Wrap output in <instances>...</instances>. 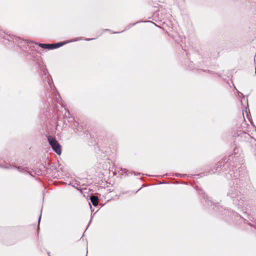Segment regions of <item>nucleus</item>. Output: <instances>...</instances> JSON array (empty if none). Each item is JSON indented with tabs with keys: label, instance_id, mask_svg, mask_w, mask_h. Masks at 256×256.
<instances>
[{
	"label": "nucleus",
	"instance_id": "obj_2",
	"mask_svg": "<svg viewBox=\"0 0 256 256\" xmlns=\"http://www.w3.org/2000/svg\"><path fill=\"white\" fill-rule=\"evenodd\" d=\"M65 43H58L56 44H39V46L42 48H48V49H54L57 48H58L60 46H62Z\"/></svg>",
	"mask_w": 256,
	"mask_h": 256
},
{
	"label": "nucleus",
	"instance_id": "obj_1",
	"mask_svg": "<svg viewBox=\"0 0 256 256\" xmlns=\"http://www.w3.org/2000/svg\"><path fill=\"white\" fill-rule=\"evenodd\" d=\"M48 140L54 150L58 154L60 155L62 153V146L54 138L50 136H48Z\"/></svg>",
	"mask_w": 256,
	"mask_h": 256
},
{
	"label": "nucleus",
	"instance_id": "obj_4",
	"mask_svg": "<svg viewBox=\"0 0 256 256\" xmlns=\"http://www.w3.org/2000/svg\"><path fill=\"white\" fill-rule=\"evenodd\" d=\"M159 16V14L158 13L156 14V16Z\"/></svg>",
	"mask_w": 256,
	"mask_h": 256
},
{
	"label": "nucleus",
	"instance_id": "obj_3",
	"mask_svg": "<svg viewBox=\"0 0 256 256\" xmlns=\"http://www.w3.org/2000/svg\"><path fill=\"white\" fill-rule=\"evenodd\" d=\"M90 200L94 206H96L98 204V200L97 197L95 196H92L90 198Z\"/></svg>",
	"mask_w": 256,
	"mask_h": 256
}]
</instances>
